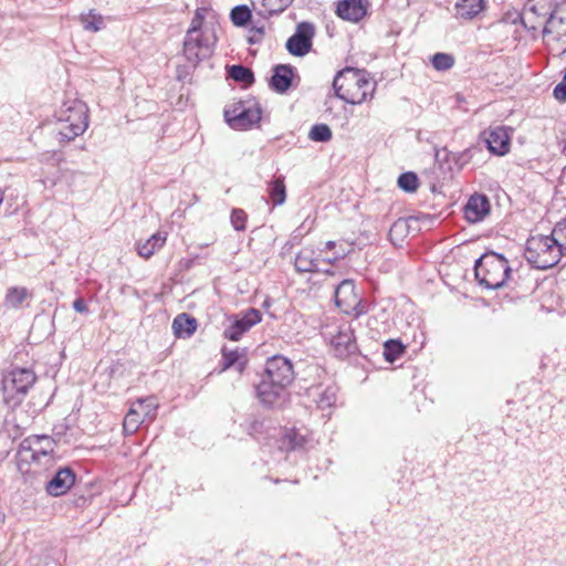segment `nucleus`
Instances as JSON below:
<instances>
[{"label":"nucleus","mask_w":566,"mask_h":566,"mask_svg":"<svg viewBox=\"0 0 566 566\" xmlns=\"http://www.w3.org/2000/svg\"><path fill=\"white\" fill-rule=\"evenodd\" d=\"M334 248H335V242L334 241H327L325 243V249L332 250Z\"/></svg>","instance_id":"50"},{"label":"nucleus","mask_w":566,"mask_h":566,"mask_svg":"<svg viewBox=\"0 0 566 566\" xmlns=\"http://www.w3.org/2000/svg\"><path fill=\"white\" fill-rule=\"evenodd\" d=\"M315 35L314 25L310 22H301L296 30L286 41V50L295 56H304L312 49V41Z\"/></svg>","instance_id":"15"},{"label":"nucleus","mask_w":566,"mask_h":566,"mask_svg":"<svg viewBox=\"0 0 566 566\" xmlns=\"http://www.w3.org/2000/svg\"><path fill=\"white\" fill-rule=\"evenodd\" d=\"M405 348L406 347L400 339H387L384 343L382 354H402Z\"/></svg>","instance_id":"44"},{"label":"nucleus","mask_w":566,"mask_h":566,"mask_svg":"<svg viewBox=\"0 0 566 566\" xmlns=\"http://www.w3.org/2000/svg\"><path fill=\"white\" fill-rule=\"evenodd\" d=\"M231 21L234 25L243 27L251 18V11L247 6H237L231 10Z\"/></svg>","instance_id":"37"},{"label":"nucleus","mask_w":566,"mask_h":566,"mask_svg":"<svg viewBox=\"0 0 566 566\" xmlns=\"http://www.w3.org/2000/svg\"><path fill=\"white\" fill-rule=\"evenodd\" d=\"M513 128L507 126H496L486 132V144L490 151L503 156L510 151V142Z\"/></svg>","instance_id":"18"},{"label":"nucleus","mask_w":566,"mask_h":566,"mask_svg":"<svg viewBox=\"0 0 566 566\" xmlns=\"http://www.w3.org/2000/svg\"><path fill=\"white\" fill-rule=\"evenodd\" d=\"M262 315L259 310L249 308L242 315H238L230 321L226 327L224 337L231 340H239L241 336L251 327L261 322Z\"/></svg>","instance_id":"16"},{"label":"nucleus","mask_w":566,"mask_h":566,"mask_svg":"<svg viewBox=\"0 0 566 566\" xmlns=\"http://www.w3.org/2000/svg\"><path fill=\"white\" fill-rule=\"evenodd\" d=\"M308 137L314 142H328L332 138V130L326 124H316L310 130Z\"/></svg>","instance_id":"39"},{"label":"nucleus","mask_w":566,"mask_h":566,"mask_svg":"<svg viewBox=\"0 0 566 566\" xmlns=\"http://www.w3.org/2000/svg\"><path fill=\"white\" fill-rule=\"evenodd\" d=\"M269 196L273 202V206H281L286 200V189L284 185V178L282 176L275 178L270 182L268 187Z\"/></svg>","instance_id":"30"},{"label":"nucleus","mask_w":566,"mask_h":566,"mask_svg":"<svg viewBox=\"0 0 566 566\" xmlns=\"http://www.w3.org/2000/svg\"><path fill=\"white\" fill-rule=\"evenodd\" d=\"M308 436L296 429H287L283 436L282 444L291 450L304 449L308 443Z\"/></svg>","instance_id":"27"},{"label":"nucleus","mask_w":566,"mask_h":566,"mask_svg":"<svg viewBox=\"0 0 566 566\" xmlns=\"http://www.w3.org/2000/svg\"><path fill=\"white\" fill-rule=\"evenodd\" d=\"M167 241L166 232H156L144 242L136 243L137 254L147 260L150 259L157 251H159Z\"/></svg>","instance_id":"24"},{"label":"nucleus","mask_w":566,"mask_h":566,"mask_svg":"<svg viewBox=\"0 0 566 566\" xmlns=\"http://www.w3.org/2000/svg\"><path fill=\"white\" fill-rule=\"evenodd\" d=\"M73 308L76 312H78V313H86L87 312V306H86L85 302L82 298H76L73 302Z\"/></svg>","instance_id":"47"},{"label":"nucleus","mask_w":566,"mask_h":566,"mask_svg":"<svg viewBox=\"0 0 566 566\" xmlns=\"http://www.w3.org/2000/svg\"><path fill=\"white\" fill-rule=\"evenodd\" d=\"M553 232L559 242V247L566 253V217L555 226Z\"/></svg>","instance_id":"42"},{"label":"nucleus","mask_w":566,"mask_h":566,"mask_svg":"<svg viewBox=\"0 0 566 566\" xmlns=\"http://www.w3.org/2000/svg\"><path fill=\"white\" fill-rule=\"evenodd\" d=\"M294 70L291 65L280 64L274 67L270 86L277 93H285L292 85Z\"/></svg>","instance_id":"23"},{"label":"nucleus","mask_w":566,"mask_h":566,"mask_svg":"<svg viewBox=\"0 0 566 566\" xmlns=\"http://www.w3.org/2000/svg\"><path fill=\"white\" fill-rule=\"evenodd\" d=\"M333 87L338 98L355 105L361 104L373 95L375 83L364 71L346 67L336 74Z\"/></svg>","instance_id":"2"},{"label":"nucleus","mask_w":566,"mask_h":566,"mask_svg":"<svg viewBox=\"0 0 566 566\" xmlns=\"http://www.w3.org/2000/svg\"><path fill=\"white\" fill-rule=\"evenodd\" d=\"M553 95L559 102L566 101V69L564 70L563 80L555 86Z\"/></svg>","instance_id":"45"},{"label":"nucleus","mask_w":566,"mask_h":566,"mask_svg":"<svg viewBox=\"0 0 566 566\" xmlns=\"http://www.w3.org/2000/svg\"><path fill=\"white\" fill-rule=\"evenodd\" d=\"M319 260L316 258L315 251L310 248H303L295 258V269L298 272H316L318 271Z\"/></svg>","instance_id":"25"},{"label":"nucleus","mask_w":566,"mask_h":566,"mask_svg":"<svg viewBox=\"0 0 566 566\" xmlns=\"http://www.w3.org/2000/svg\"><path fill=\"white\" fill-rule=\"evenodd\" d=\"M379 358L380 364L378 366L375 365L376 368L379 369H392L396 361L400 356H376Z\"/></svg>","instance_id":"46"},{"label":"nucleus","mask_w":566,"mask_h":566,"mask_svg":"<svg viewBox=\"0 0 566 566\" xmlns=\"http://www.w3.org/2000/svg\"><path fill=\"white\" fill-rule=\"evenodd\" d=\"M543 40L555 55L566 53V2L557 4L555 14L543 29Z\"/></svg>","instance_id":"7"},{"label":"nucleus","mask_w":566,"mask_h":566,"mask_svg":"<svg viewBox=\"0 0 566 566\" xmlns=\"http://www.w3.org/2000/svg\"><path fill=\"white\" fill-rule=\"evenodd\" d=\"M556 7L553 0H527L521 13V21L526 29L543 30L548 19L555 14Z\"/></svg>","instance_id":"12"},{"label":"nucleus","mask_w":566,"mask_h":566,"mask_svg":"<svg viewBox=\"0 0 566 566\" xmlns=\"http://www.w3.org/2000/svg\"><path fill=\"white\" fill-rule=\"evenodd\" d=\"M247 364V356H223L219 373L233 369L237 375H241L245 369Z\"/></svg>","instance_id":"33"},{"label":"nucleus","mask_w":566,"mask_h":566,"mask_svg":"<svg viewBox=\"0 0 566 566\" xmlns=\"http://www.w3.org/2000/svg\"><path fill=\"white\" fill-rule=\"evenodd\" d=\"M158 403L154 397L139 398L134 401L123 422L125 434H134L145 421H153L156 417Z\"/></svg>","instance_id":"11"},{"label":"nucleus","mask_w":566,"mask_h":566,"mask_svg":"<svg viewBox=\"0 0 566 566\" xmlns=\"http://www.w3.org/2000/svg\"><path fill=\"white\" fill-rule=\"evenodd\" d=\"M2 521H3V515H2V516H0V522H2Z\"/></svg>","instance_id":"52"},{"label":"nucleus","mask_w":566,"mask_h":566,"mask_svg":"<svg viewBox=\"0 0 566 566\" xmlns=\"http://www.w3.org/2000/svg\"><path fill=\"white\" fill-rule=\"evenodd\" d=\"M563 255H566L554 232L551 235H532L525 248V258L528 263L539 270L556 265Z\"/></svg>","instance_id":"4"},{"label":"nucleus","mask_w":566,"mask_h":566,"mask_svg":"<svg viewBox=\"0 0 566 566\" xmlns=\"http://www.w3.org/2000/svg\"><path fill=\"white\" fill-rule=\"evenodd\" d=\"M409 232V222L407 219H398L395 221L389 230V238L395 243L398 244Z\"/></svg>","instance_id":"36"},{"label":"nucleus","mask_w":566,"mask_h":566,"mask_svg":"<svg viewBox=\"0 0 566 566\" xmlns=\"http://www.w3.org/2000/svg\"><path fill=\"white\" fill-rule=\"evenodd\" d=\"M335 304L345 314L359 316L365 312L352 280H343L335 289Z\"/></svg>","instance_id":"13"},{"label":"nucleus","mask_w":566,"mask_h":566,"mask_svg":"<svg viewBox=\"0 0 566 566\" xmlns=\"http://www.w3.org/2000/svg\"><path fill=\"white\" fill-rule=\"evenodd\" d=\"M35 374L30 368L13 367L2 379V390L7 402L20 403L35 382Z\"/></svg>","instance_id":"6"},{"label":"nucleus","mask_w":566,"mask_h":566,"mask_svg":"<svg viewBox=\"0 0 566 566\" xmlns=\"http://www.w3.org/2000/svg\"><path fill=\"white\" fill-rule=\"evenodd\" d=\"M398 186L407 191V192H413L419 187V180L415 172H403L398 178Z\"/></svg>","instance_id":"38"},{"label":"nucleus","mask_w":566,"mask_h":566,"mask_svg":"<svg viewBox=\"0 0 566 566\" xmlns=\"http://www.w3.org/2000/svg\"><path fill=\"white\" fill-rule=\"evenodd\" d=\"M490 212V201L484 195H473L464 206V217L471 222L482 221Z\"/></svg>","instance_id":"20"},{"label":"nucleus","mask_w":566,"mask_h":566,"mask_svg":"<svg viewBox=\"0 0 566 566\" xmlns=\"http://www.w3.org/2000/svg\"><path fill=\"white\" fill-rule=\"evenodd\" d=\"M286 386L274 384L273 381L262 378L256 387V395L261 403L268 408L281 406L285 401Z\"/></svg>","instance_id":"17"},{"label":"nucleus","mask_w":566,"mask_h":566,"mask_svg":"<svg viewBox=\"0 0 566 566\" xmlns=\"http://www.w3.org/2000/svg\"><path fill=\"white\" fill-rule=\"evenodd\" d=\"M196 328L197 321L186 313L177 315L172 322V329L177 337H189Z\"/></svg>","instance_id":"26"},{"label":"nucleus","mask_w":566,"mask_h":566,"mask_svg":"<svg viewBox=\"0 0 566 566\" xmlns=\"http://www.w3.org/2000/svg\"><path fill=\"white\" fill-rule=\"evenodd\" d=\"M474 272L480 285L490 290H496L502 287L509 280L511 268L503 255L489 252L475 262Z\"/></svg>","instance_id":"5"},{"label":"nucleus","mask_w":566,"mask_h":566,"mask_svg":"<svg viewBox=\"0 0 566 566\" xmlns=\"http://www.w3.org/2000/svg\"><path fill=\"white\" fill-rule=\"evenodd\" d=\"M306 395L319 409H326L335 405L337 387L335 385H328L325 388H322L321 385H315L306 388Z\"/></svg>","instance_id":"22"},{"label":"nucleus","mask_w":566,"mask_h":566,"mask_svg":"<svg viewBox=\"0 0 566 566\" xmlns=\"http://www.w3.org/2000/svg\"><path fill=\"white\" fill-rule=\"evenodd\" d=\"M55 444L49 436H30L23 439L17 452L19 470L23 473H38L41 469L51 467L54 462Z\"/></svg>","instance_id":"1"},{"label":"nucleus","mask_w":566,"mask_h":566,"mask_svg":"<svg viewBox=\"0 0 566 566\" xmlns=\"http://www.w3.org/2000/svg\"><path fill=\"white\" fill-rule=\"evenodd\" d=\"M261 107L252 99L239 101L224 109L227 123L234 129H248L258 124L261 119Z\"/></svg>","instance_id":"9"},{"label":"nucleus","mask_w":566,"mask_h":566,"mask_svg":"<svg viewBox=\"0 0 566 566\" xmlns=\"http://www.w3.org/2000/svg\"><path fill=\"white\" fill-rule=\"evenodd\" d=\"M484 0H460L457 3V12L460 17L472 19L484 9Z\"/></svg>","instance_id":"28"},{"label":"nucleus","mask_w":566,"mask_h":566,"mask_svg":"<svg viewBox=\"0 0 566 566\" xmlns=\"http://www.w3.org/2000/svg\"><path fill=\"white\" fill-rule=\"evenodd\" d=\"M367 0H343L337 4V14L343 20L358 22L367 13Z\"/></svg>","instance_id":"21"},{"label":"nucleus","mask_w":566,"mask_h":566,"mask_svg":"<svg viewBox=\"0 0 566 566\" xmlns=\"http://www.w3.org/2000/svg\"><path fill=\"white\" fill-rule=\"evenodd\" d=\"M218 41L216 31L202 33H186L182 53L186 60L193 66L209 59Z\"/></svg>","instance_id":"8"},{"label":"nucleus","mask_w":566,"mask_h":566,"mask_svg":"<svg viewBox=\"0 0 566 566\" xmlns=\"http://www.w3.org/2000/svg\"><path fill=\"white\" fill-rule=\"evenodd\" d=\"M83 29L88 32H98L104 28V18L95 10H90L80 15Z\"/></svg>","instance_id":"31"},{"label":"nucleus","mask_w":566,"mask_h":566,"mask_svg":"<svg viewBox=\"0 0 566 566\" xmlns=\"http://www.w3.org/2000/svg\"><path fill=\"white\" fill-rule=\"evenodd\" d=\"M228 75L235 82L250 85L254 81L253 72L243 65H232L228 69Z\"/></svg>","instance_id":"34"},{"label":"nucleus","mask_w":566,"mask_h":566,"mask_svg":"<svg viewBox=\"0 0 566 566\" xmlns=\"http://www.w3.org/2000/svg\"><path fill=\"white\" fill-rule=\"evenodd\" d=\"M57 137L60 142H71L88 127L86 105L78 99L65 102L56 115Z\"/></svg>","instance_id":"3"},{"label":"nucleus","mask_w":566,"mask_h":566,"mask_svg":"<svg viewBox=\"0 0 566 566\" xmlns=\"http://www.w3.org/2000/svg\"><path fill=\"white\" fill-rule=\"evenodd\" d=\"M75 482V473L70 468L60 469L46 483L45 490L52 496L65 494Z\"/></svg>","instance_id":"19"},{"label":"nucleus","mask_w":566,"mask_h":566,"mask_svg":"<svg viewBox=\"0 0 566 566\" xmlns=\"http://www.w3.org/2000/svg\"><path fill=\"white\" fill-rule=\"evenodd\" d=\"M29 296L25 287L13 286L7 291L4 297V306L9 308H18Z\"/></svg>","instance_id":"32"},{"label":"nucleus","mask_w":566,"mask_h":566,"mask_svg":"<svg viewBox=\"0 0 566 566\" xmlns=\"http://www.w3.org/2000/svg\"><path fill=\"white\" fill-rule=\"evenodd\" d=\"M345 254H346V252L344 250L342 252H336L333 258H328V259H326V261L328 263H333L336 260L343 259L345 256Z\"/></svg>","instance_id":"48"},{"label":"nucleus","mask_w":566,"mask_h":566,"mask_svg":"<svg viewBox=\"0 0 566 566\" xmlns=\"http://www.w3.org/2000/svg\"><path fill=\"white\" fill-rule=\"evenodd\" d=\"M431 62L437 71H447L453 66L454 59L448 53H437L432 56Z\"/></svg>","instance_id":"40"},{"label":"nucleus","mask_w":566,"mask_h":566,"mask_svg":"<svg viewBox=\"0 0 566 566\" xmlns=\"http://www.w3.org/2000/svg\"><path fill=\"white\" fill-rule=\"evenodd\" d=\"M247 213L242 209H233L231 213V223L238 231L245 229Z\"/></svg>","instance_id":"41"},{"label":"nucleus","mask_w":566,"mask_h":566,"mask_svg":"<svg viewBox=\"0 0 566 566\" xmlns=\"http://www.w3.org/2000/svg\"><path fill=\"white\" fill-rule=\"evenodd\" d=\"M310 370L318 371V367L317 366H311Z\"/></svg>","instance_id":"51"},{"label":"nucleus","mask_w":566,"mask_h":566,"mask_svg":"<svg viewBox=\"0 0 566 566\" xmlns=\"http://www.w3.org/2000/svg\"><path fill=\"white\" fill-rule=\"evenodd\" d=\"M256 34H258V39H255V40H254V38H250V41H251V42H256V41H259V40L262 38V35H263V30H262V29H258V30H256Z\"/></svg>","instance_id":"49"},{"label":"nucleus","mask_w":566,"mask_h":566,"mask_svg":"<svg viewBox=\"0 0 566 566\" xmlns=\"http://www.w3.org/2000/svg\"><path fill=\"white\" fill-rule=\"evenodd\" d=\"M322 335L335 352L355 354L356 345L350 323L333 319L323 326Z\"/></svg>","instance_id":"10"},{"label":"nucleus","mask_w":566,"mask_h":566,"mask_svg":"<svg viewBox=\"0 0 566 566\" xmlns=\"http://www.w3.org/2000/svg\"><path fill=\"white\" fill-rule=\"evenodd\" d=\"M263 378L287 386L294 378V370L291 360L286 356H271L265 364Z\"/></svg>","instance_id":"14"},{"label":"nucleus","mask_w":566,"mask_h":566,"mask_svg":"<svg viewBox=\"0 0 566 566\" xmlns=\"http://www.w3.org/2000/svg\"><path fill=\"white\" fill-rule=\"evenodd\" d=\"M244 427H245L247 432L251 437L258 438V434H260L262 432L264 424H263V421H261L256 418H249V419H247Z\"/></svg>","instance_id":"43"},{"label":"nucleus","mask_w":566,"mask_h":566,"mask_svg":"<svg viewBox=\"0 0 566 566\" xmlns=\"http://www.w3.org/2000/svg\"><path fill=\"white\" fill-rule=\"evenodd\" d=\"M208 10L206 8H198L195 11V15L191 20L190 27L186 33H202V32H213V28H205L203 21L206 19Z\"/></svg>","instance_id":"35"},{"label":"nucleus","mask_w":566,"mask_h":566,"mask_svg":"<svg viewBox=\"0 0 566 566\" xmlns=\"http://www.w3.org/2000/svg\"><path fill=\"white\" fill-rule=\"evenodd\" d=\"M293 0H252L254 6H259L263 14H276L283 12Z\"/></svg>","instance_id":"29"}]
</instances>
